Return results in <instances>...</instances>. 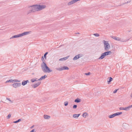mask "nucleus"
I'll list each match as a JSON object with an SVG mask.
<instances>
[{
    "label": "nucleus",
    "mask_w": 132,
    "mask_h": 132,
    "mask_svg": "<svg viewBox=\"0 0 132 132\" xmlns=\"http://www.w3.org/2000/svg\"><path fill=\"white\" fill-rule=\"evenodd\" d=\"M41 67L43 71L44 72L50 73L52 71L47 66L46 64L44 62L42 64Z\"/></svg>",
    "instance_id": "obj_1"
},
{
    "label": "nucleus",
    "mask_w": 132,
    "mask_h": 132,
    "mask_svg": "<svg viewBox=\"0 0 132 132\" xmlns=\"http://www.w3.org/2000/svg\"><path fill=\"white\" fill-rule=\"evenodd\" d=\"M103 42L104 44V49L105 50L107 51L109 50L110 47L108 41L104 40Z\"/></svg>",
    "instance_id": "obj_2"
},
{
    "label": "nucleus",
    "mask_w": 132,
    "mask_h": 132,
    "mask_svg": "<svg viewBox=\"0 0 132 132\" xmlns=\"http://www.w3.org/2000/svg\"><path fill=\"white\" fill-rule=\"evenodd\" d=\"M37 5V11L40 10L46 7L45 5Z\"/></svg>",
    "instance_id": "obj_3"
},
{
    "label": "nucleus",
    "mask_w": 132,
    "mask_h": 132,
    "mask_svg": "<svg viewBox=\"0 0 132 132\" xmlns=\"http://www.w3.org/2000/svg\"><path fill=\"white\" fill-rule=\"evenodd\" d=\"M31 9H32L31 11V12H34L36 11H37V5L33 6L32 7Z\"/></svg>",
    "instance_id": "obj_4"
},
{
    "label": "nucleus",
    "mask_w": 132,
    "mask_h": 132,
    "mask_svg": "<svg viewBox=\"0 0 132 132\" xmlns=\"http://www.w3.org/2000/svg\"><path fill=\"white\" fill-rule=\"evenodd\" d=\"M69 69L66 66H64L62 67H61V68H60L59 69H57L59 71H61L63 70H68Z\"/></svg>",
    "instance_id": "obj_5"
},
{
    "label": "nucleus",
    "mask_w": 132,
    "mask_h": 132,
    "mask_svg": "<svg viewBox=\"0 0 132 132\" xmlns=\"http://www.w3.org/2000/svg\"><path fill=\"white\" fill-rule=\"evenodd\" d=\"M20 81H18L17 80H13L12 79H10L9 80L7 81L6 83H7L9 82L13 83L15 82H19Z\"/></svg>",
    "instance_id": "obj_6"
},
{
    "label": "nucleus",
    "mask_w": 132,
    "mask_h": 132,
    "mask_svg": "<svg viewBox=\"0 0 132 132\" xmlns=\"http://www.w3.org/2000/svg\"><path fill=\"white\" fill-rule=\"evenodd\" d=\"M21 85L20 83H15L13 84V86L14 88H16L21 86Z\"/></svg>",
    "instance_id": "obj_7"
},
{
    "label": "nucleus",
    "mask_w": 132,
    "mask_h": 132,
    "mask_svg": "<svg viewBox=\"0 0 132 132\" xmlns=\"http://www.w3.org/2000/svg\"><path fill=\"white\" fill-rule=\"evenodd\" d=\"M82 56L80 54H78L76 55L73 59L74 60H77L80 57H81Z\"/></svg>",
    "instance_id": "obj_8"
},
{
    "label": "nucleus",
    "mask_w": 132,
    "mask_h": 132,
    "mask_svg": "<svg viewBox=\"0 0 132 132\" xmlns=\"http://www.w3.org/2000/svg\"><path fill=\"white\" fill-rule=\"evenodd\" d=\"M40 83L41 82L40 81L37 82L36 84H35L33 86V88H35L36 87H37L40 85Z\"/></svg>",
    "instance_id": "obj_9"
},
{
    "label": "nucleus",
    "mask_w": 132,
    "mask_h": 132,
    "mask_svg": "<svg viewBox=\"0 0 132 132\" xmlns=\"http://www.w3.org/2000/svg\"><path fill=\"white\" fill-rule=\"evenodd\" d=\"M129 107H127L125 108L120 107L119 108V109L120 110H124L126 111L128 110L129 109Z\"/></svg>",
    "instance_id": "obj_10"
},
{
    "label": "nucleus",
    "mask_w": 132,
    "mask_h": 132,
    "mask_svg": "<svg viewBox=\"0 0 132 132\" xmlns=\"http://www.w3.org/2000/svg\"><path fill=\"white\" fill-rule=\"evenodd\" d=\"M69 56H68L66 57L62 58L59 59V61H64L67 60L69 57Z\"/></svg>",
    "instance_id": "obj_11"
},
{
    "label": "nucleus",
    "mask_w": 132,
    "mask_h": 132,
    "mask_svg": "<svg viewBox=\"0 0 132 132\" xmlns=\"http://www.w3.org/2000/svg\"><path fill=\"white\" fill-rule=\"evenodd\" d=\"M104 55L105 56L108 55H110L111 54V51H109L107 52H105L104 53Z\"/></svg>",
    "instance_id": "obj_12"
},
{
    "label": "nucleus",
    "mask_w": 132,
    "mask_h": 132,
    "mask_svg": "<svg viewBox=\"0 0 132 132\" xmlns=\"http://www.w3.org/2000/svg\"><path fill=\"white\" fill-rule=\"evenodd\" d=\"M47 76L46 75H45L44 76H42L41 78L39 79L38 80H41L43 79H45V78H46L47 77Z\"/></svg>",
    "instance_id": "obj_13"
},
{
    "label": "nucleus",
    "mask_w": 132,
    "mask_h": 132,
    "mask_svg": "<svg viewBox=\"0 0 132 132\" xmlns=\"http://www.w3.org/2000/svg\"><path fill=\"white\" fill-rule=\"evenodd\" d=\"M112 38L114 39L117 40L119 41L120 40V38L118 37H112Z\"/></svg>",
    "instance_id": "obj_14"
},
{
    "label": "nucleus",
    "mask_w": 132,
    "mask_h": 132,
    "mask_svg": "<svg viewBox=\"0 0 132 132\" xmlns=\"http://www.w3.org/2000/svg\"><path fill=\"white\" fill-rule=\"evenodd\" d=\"M76 2H75V0H73L72 1H71L69 2V3H68V5H71V4H73V3H75Z\"/></svg>",
    "instance_id": "obj_15"
},
{
    "label": "nucleus",
    "mask_w": 132,
    "mask_h": 132,
    "mask_svg": "<svg viewBox=\"0 0 132 132\" xmlns=\"http://www.w3.org/2000/svg\"><path fill=\"white\" fill-rule=\"evenodd\" d=\"M44 118L46 119H48L50 118V116L47 115H44Z\"/></svg>",
    "instance_id": "obj_16"
},
{
    "label": "nucleus",
    "mask_w": 132,
    "mask_h": 132,
    "mask_svg": "<svg viewBox=\"0 0 132 132\" xmlns=\"http://www.w3.org/2000/svg\"><path fill=\"white\" fill-rule=\"evenodd\" d=\"M112 79L111 77H109L108 78V84L112 80Z\"/></svg>",
    "instance_id": "obj_17"
},
{
    "label": "nucleus",
    "mask_w": 132,
    "mask_h": 132,
    "mask_svg": "<svg viewBox=\"0 0 132 132\" xmlns=\"http://www.w3.org/2000/svg\"><path fill=\"white\" fill-rule=\"evenodd\" d=\"M80 114H75L73 115V117L75 118H77L80 115Z\"/></svg>",
    "instance_id": "obj_18"
},
{
    "label": "nucleus",
    "mask_w": 132,
    "mask_h": 132,
    "mask_svg": "<svg viewBox=\"0 0 132 132\" xmlns=\"http://www.w3.org/2000/svg\"><path fill=\"white\" fill-rule=\"evenodd\" d=\"M30 32H24L22 34H21L22 35V36H23L24 35H27Z\"/></svg>",
    "instance_id": "obj_19"
},
{
    "label": "nucleus",
    "mask_w": 132,
    "mask_h": 132,
    "mask_svg": "<svg viewBox=\"0 0 132 132\" xmlns=\"http://www.w3.org/2000/svg\"><path fill=\"white\" fill-rule=\"evenodd\" d=\"M28 81V80L26 81H23L22 82V85L23 86L24 85L27 84V82Z\"/></svg>",
    "instance_id": "obj_20"
},
{
    "label": "nucleus",
    "mask_w": 132,
    "mask_h": 132,
    "mask_svg": "<svg viewBox=\"0 0 132 132\" xmlns=\"http://www.w3.org/2000/svg\"><path fill=\"white\" fill-rule=\"evenodd\" d=\"M105 55H104V53H103L102 54L101 56L99 58V59H102L105 57Z\"/></svg>",
    "instance_id": "obj_21"
},
{
    "label": "nucleus",
    "mask_w": 132,
    "mask_h": 132,
    "mask_svg": "<svg viewBox=\"0 0 132 132\" xmlns=\"http://www.w3.org/2000/svg\"><path fill=\"white\" fill-rule=\"evenodd\" d=\"M88 115V114L87 113H84L82 114V116L84 117L85 118Z\"/></svg>",
    "instance_id": "obj_22"
},
{
    "label": "nucleus",
    "mask_w": 132,
    "mask_h": 132,
    "mask_svg": "<svg viewBox=\"0 0 132 132\" xmlns=\"http://www.w3.org/2000/svg\"><path fill=\"white\" fill-rule=\"evenodd\" d=\"M122 113V112H117L116 113L114 114L115 116H118L119 115H120Z\"/></svg>",
    "instance_id": "obj_23"
},
{
    "label": "nucleus",
    "mask_w": 132,
    "mask_h": 132,
    "mask_svg": "<svg viewBox=\"0 0 132 132\" xmlns=\"http://www.w3.org/2000/svg\"><path fill=\"white\" fill-rule=\"evenodd\" d=\"M81 100L79 99H77L75 100V102H76L78 103L80 102Z\"/></svg>",
    "instance_id": "obj_24"
},
{
    "label": "nucleus",
    "mask_w": 132,
    "mask_h": 132,
    "mask_svg": "<svg viewBox=\"0 0 132 132\" xmlns=\"http://www.w3.org/2000/svg\"><path fill=\"white\" fill-rule=\"evenodd\" d=\"M115 116V115L114 114H113L112 115H110L109 116V117L110 118H113Z\"/></svg>",
    "instance_id": "obj_25"
},
{
    "label": "nucleus",
    "mask_w": 132,
    "mask_h": 132,
    "mask_svg": "<svg viewBox=\"0 0 132 132\" xmlns=\"http://www.w3.org/2000/svg\"><path fill=\"white\" fill-rule=\"evenodd\" d=\"M36 79H31V81L32 82H34L35 81H37Z\"/></svg>",
    "instance_id": "obj_26"
},
{
    "label": "nucleus",
    "mask_w": 132,
    "mask_h": 132,
    "mask_svg": "<svg viewBox=\"0 0 132 132\" xmlns=\"http://www.w3.org/2000/svg\"><path fill=\"white\" fill-rule=\"evenodd\" d=\"M94 35L96 37H98L99 36V35L98 34H95Z\"/></svg>",
    "instance_id": "obj_27"
},
{
    "label": "nucleus",
    "mask_w": 132,
    "mask_h": 132,
    "mask_svg": "<svg viewBox=\"0 0 132 132\" xmlns=\"http://www.w3.org/2000/svg\"><path fill=\"white\" fill-rule=\"evenodd\" d=\"M48 53L47 52H46L44 55V58L46 59V55H47V54Z\"/></svg>",
    "instance_id": "obj_28"
},
{
    "label": "nucleus",
    "mask_w": 132,
    "mask_h": 132,
    "mask_svg": "<svg viewBox=\"0 0 132 132\" xmlns=\"http://www.w3.org/2000/svg\"><path fill=\"white\" fill-rule=\"evenodd\" d=\"M64 105L65 106H67L68 104V102H64Z\"/></svg>",
    "instance_id": "obj_29"
},
{
    "label": "nucleus",
    "mask_w": 132,
    "mask_h": 132,
    "mask_svg": "<svg viewBox=\"0 0 132 132\" xmlns=\"http://www.w3.org/2000/svg\"><path fill=\"white\" fill-rule=\"evenodd\" d=\"M21 121V119H19L17 121H14V123H17V122H18L19 121Z\"/></svg>",
    "instance_id": "obj_30"
},
{
    "label": "nucleus",
    "mask_w": 132,
    "mask_h": 132,
    "mask_svg": "<svg viewBox=\"0 0 132 132\" xmlns=\"http://www.w3.org/2000/svg\"><path fill=\"white\" fill-rule=\"evenodd\" d=\"M22 35L21 34H19L18 35H17V37H21L22 36Z\"/></svg>",
    "instance_id": "obj_31"
},
{
    "label": "nucleus",
    "mask_w": 132,
    "mask_h": 132,
    "mask_svg": "<svg viewBox=\"0 0 132 132\" xmlns=\"http://www.w3.org/2000/svg\"><path fill=\"white\" fill-rule=\"evenodd\" d=\"M17 35H16L14 36H13V37H12V38H17Z\"/></svg>",
    "instance_id": "obj_32"
},
{
    "label": "nucleus",
    "mask_w": 132,
    "mask_h": 132,
    "mask_svg": "<svg viewBox=\"0 0 132 132\" xmlns=\"http://www.w3.org/2000/svg\"><path fill=\"white\" fill-rule=\"evenodd\" d=\"M77 105H74L73 107V108L75 109L77 108Z\"/></svg>",
    "instance_id": "obj_33"
},
{
    "label": "nucleus",
    "mask_w": 132,
    "mask_h": 132,
    "mask_svg": "<svg viewBox=\"0 0 132 132\" xmlns=\"http://www.w3.org/2000/svg\"><path fill=\"white\" fill-rule=\"evenodd\" d=\"M90 72H88L87 73H85V74L86 75H90Z\"/></svg>",
    "instance_id": "obj_34"
},
{
    "label": "nucleus",
    "mask_w": 132,
    "mask_h": 132,
    "mask_svg": "<svg viewBox=\"0 0 132 132\" xmlns=\"http://www.w3.org/2000/svg\"><path fill=\"white\" fill-rule=\"evenodd\" d=\"M11 117V115L10 114H9L8 116L7 117L8 118H9Z\"/></svg>",
    "instance_id": "obj_35"
},
{
    "label": "nucleus",
    "mask_w": 132,
    "mask_h": 132,
    "mask_svg": "<svg viewBox=\"0 0 132 132\" xmlns=\"http://www.w3.org/2000/svg\"><path fill=\"white\" fill-rule=\"evenodd\" d=\"M117 89H116V90H115L113 92V93H116L117 92Z\"/></svg>",
    "instance_id": "obj_36"
},
{
    "label": "nucleus",
    "mask_w": 132,
    "mask_h": 132,
    "mask_svg": "<svg viewBox=\"0 0 132 132\" xmlns=\"http://www.w3.org/2000/svg\"><path fill=\"white\" fill-rule=\"evenodd\" d=\"M128 107H129V109L130 108L132 107V105L131 106H128Z\"/></svg>",
    "instance_id": "obj_37"
},
{
    "label": "nucleus",
    "mask_w": 132,
    "mask_h": 132,
    "mask_svg": "<svg viewBox=\"0 0 132 132\" xmlns=\"http://www.w3.org/2000/svg\"><path fill=\"white\" fill-rule=\"evenodd\" d=\"M34 130L33 129L30 132H34Z\"/></svg>",
    "instance_id": "obj_38"
},
{
    "label": "nucleus",
    "mask_w": 132,
    "mask_h": 132,
    "mask_svg": "<svg viewBox=\"0 0 132 132\" xmlns=\"http://www.w3.org/2000/svg\"><path fill=\"white\" fill-rule=\"evenodd\" d=\"M42 58H43V59H44V58H43V57H42Z\"/></svg>",
    "instance_id": "obj_39"
},
{
    "label": "nucleus",
    "mask_w": 132,
    "mask_h": 132,
    "mask_svg": "<svg viewBox=\"0 0 132 132\" xmlns=\"http://www.w3.org/2000/svg\"><path fill=\"white\" fill-rule=\"evenodd\" d=\"M32 128L33 127V126H32Z\"/></svg>",
    "instance_id": "obj_40"
}]
</instances>
